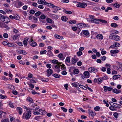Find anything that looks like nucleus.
<instances>
[{
	"mask_svg": "<svg viewBox=\"0 0 122 122\" xmlns=\"http://www.w3.org/2000/svg\"><path fill=\"white\" fill-rule=\"evenodd\" d=\"M113 92L116 94H118L121 93V91L119 90H117L115 88L113 90Z\"/></svg>",
	"mask_w": 122,
	"mask_h": 122,
	"instance_id": "nucleus-15",
	"label": "nucleus"
},
{
	"mask_svg": "<svg viewBox=\"0 0 122 122\" xmlns=\"http://www.w3.org/2000/svg\"><path fill=\"white\" fill-rule=\"evenodd\" d=\"M28 102H30L31 103H32L33 100L30 97H28L26 99Z\"/></svg>",
	"mask_w": 122,
	"mask_h": 122,
	"instance_id": "nucleus-41",
	"label": "nucleus"
},
{
	"mask_svg": "<svg viewBox=\"0 0 122 122\" xmlns=\"http://www.w3.org/2000/svg\"><path fill=\"white\" fill-rule=\"evenodd\" d=\"M30 13L31 14H33L35 13V10L32 9L30 10L29 11Z\"/></svg>",
	"mask_w": 122,
	"mask_h": 122,
	"instance_id": "nucleus-49",
	"label": "nucleus"
},
{
	"mask_svg": "<svg viewBox=\"0 0 122 122\" xmlns=\"http://www.w3.org/2000/svg\"><path fill=\"white\" fill-rule=\"evenodd\" d=\"M116 47H119L120 45L119 43L117 42H114L113 44Z\"/></svg>",
	"mask_w": 122,
	"mask_h": 122,
	"instance_id": "nucleus-35",
	"label": "nucleus"
},
{
	"mask_svg": "<svg viewBox=\"0 0 122 122\" xmlns=\"http://www.w3.org/2000/svg\"><path fill=\"white\" fill-rule=\"evenodd\" d=\"M112 10V9L111 7H107V9L105 10V11L106 12H108V10Z\"/></svg>",
	"mask_w": 122,
	"mask_h": 122,
	"instance_id": "nucleus-48",
	"label": "nucleus"
},
{
	"mask_svg": "<svg viewBox=\"0 0 122 122\" xmlns=\"http://www.w3.org/2000/svg\"><path fill=\"white\" fill-rule=\"evenodd\" d=\"M87 5L86 3H80L79 4L77 5L76 6L78 7H80L83 8H85V7L87 6Z\"/></svg>",
	"mask_w": 122,
	"mask_h": 122,
	"instance_id": "nucleus-6",
	"label": "nucleus"
},
{
	"mask_svg": "<svg viewBox=\"0 0 122 122\" xmlns=\"http://www.w3.org/2000/svg\"><path fill=\"white\" fill-rule=\"evenodd\" d=\"M35 110L36 111H37L39 112L40 114H41L42 115H44L46 114V112L43 110L41 109H38L37 108H36Z\"/></svg>",
	"mask_w": 122,
	"mask_h": 122,
	"instance_id": "nucleus-7",
	"label": "nucleus"
},
{
	"mask_svg": "<svg viewBox=\"0 0 122 122\" xmlns=\"http://www.w3.org/2000/svg\"><path fill=\"white\" fill-rule=\"evenodd\" d=\"M14 19L16 20H19L20 17L17 14H15L14 15Z\"/></svg>",
	"mask_w": 122,
	"mask_h": 122,
	"instance_id": "nucleus-27",
	"label": "nucleus"
},
{
	"mask_svg": "<svg viewBox=\"0 0 122 122\" xmlns=\"http://www.w3.org/2000/svg\"><path fill=\"white\" fill-rule=\"evenodd\" d=\"M20 54L24 55H25L27 54V52L25 51L22 50L20 51Z\"/></svg>",
	"mask_w": 122,
	"mask_h": 122,
	"instance_id": "nucleus-37",
	"label": "nucleus"
},
{
	"mask_svg": "<svg viewBox=\"0 0 122 122\" xmlns=\"http://www.w3.org/2000/svg\"><path fill=\"white\" fill-rule=\"evenodd\" d=\"M51 16L52 18L53 19H58L59 17L58 16L55 15H52Z\"/></svg>",
	"mask_w": 122,
	"mask_h": 122,
	"instance_id": "nucleus-26",
	"label": "nucleus"
},
{
	"mask_svg": "<svg viewBox=\"0 0 122 122\" xmlns=\"http://www.w3.org/2000/svg\"><path fill=\"white\" fill-rule=\"evenodd\" d=\"M17 111L18 112L20 115H21L22 113V108L20 107H17L16 108Z\"/></svg>",
	"mask_w": 122,
	"mask_h": 122,
	"instance_id": "nucleus-12",
	"label": "nucleus"
},
{
	"mask_svg": "<svg viewBox=\"0 0 122 122\" xmlns=\"http://www.w3.org/2000/svg\"><path fill=\"white\" fill-rule=\"evenodd\" d=\"M62 67L61 68V69L63 70H66V68L65 67V65L63 64H62L61 65Z\"/></svg>",
	"mask_w": 122,
	"mask_h": 122,
	"instance_id": "nucleus-39",
	"label": "nucleus"
},
{
	"mask_svg": "<svg viewBox=\"0 0 122 122\" xmlns=\"http://www.w3.org/2000/svg\"><path fill=\"white\" fill-rule=\"evenodd\" d=\"M63 11L64 12H65L66 14H71L72 13V12L71 11H66V10L64 9H63Z\"/></svg>",
	"mask_w": 122,
	"mask_h": 122,
	"instance_id": "nucleus-22",
	"label": "nucleus"
},
{
	"mask_svg": "<svg viewBox=\"0 0 122 122\" xmlns=\"http://www.w3.org/2000/svg\"><path fill=\"white\" fill-rule=\"evenodd\" d=\"M109 38L110 39L114 40L116 41L119 40V37L114 34H110Z\"/></svg>",
	"mask_w": 122,
	"mask_h": 122,
	"instance_id": "nucleus-2",
	"label": "nucleus"
},
{
	"mask_svg": "<svg viewBox=\"0 0 122 122\" xmlns=\"http://www.w3.org/2000/svg\"><path fill=\"white\" fill-rule=\"evenodd\" d=\"M82 23H80L78 24H76V26H78L79 27H81V26L82 25Z\"/></svg>",
	"mask_w": 122,
	"mask_h": 122,
	"instance_id": "nucleus-57",
	"label": "nucleus"
},
{
	"mask_svg": "<svg viewBox=\"0 0 122 122\" xmlns=\"http://www.w3.org/2000/svg\"><path fill=\"white\" fill-rule=\"evenodd\" d=\"M6 113L5 112H3L1 111H0V118H1L2 115H3V114H5Z\"/></svg>",
	"mask_w": 122,
	"mask_h": 122,
	"instance_id": "nucleus-53",
	"label": "nucleus"
},
{
	"mask_svg": "<svg viewBox=\"0 0 122 122\" xmlns=\"http://www.w3.org/2000/svg\"><path fill=\"white\" fill-rule=\"evenodd\" d=\"M52 76H53L55 78H59L60 77V75H58L57 74H55L53 75Z\"/></svg>",
	"mask_w": 122,
	"mask_h": 122,
	"instance_id": "nucleus-30",
	"label": "nucleus"
},
{
	"mask_svg": "<svg viewBox=\"0 0 122 122\" xmlns=\"http://www.w3.org/2000/svg\"><path fill=\"white\" fill-rule=\"evenodd\" d=\"M74 74H77L79 73V71L78 69H75L73 70Z\"/></svg>",
	"mask_w": 122,
	"mask_h": 122,
	"instance_id": "nucleus-38",
	"label": "nucleus"
},
{
	"mask_svg": "<svg viewBox=\"0 0 122 122\" xmlns=\"http://www.w3.org/2000/svg\"><path fill=\"white\" fill-rule=\"evenodd\" d=\"M5 24L4 23L0 22V27L2 28H4Z\"/></svg>",
	"mask_w": 122,
	"mask_h": 122,
	"instance_id": "nucleus-50",
	"label": "nucleus"
},
{
	"mask_svg": "<svg viewBox=\"0 0 122 122\" xmlns=\"http://www.w3.org/2000/svg\"><path fill=\"white\" fill-rule=\"evenodd\" d=\"M113 6L114 7H116V8H118L119 7L120 5L119 4L116 3L113 5Z\"/></svg>",
	"mask_w": 122,
	"mask_h": 122,
	"instance_id": "nucleus-46",
	"label": "nucleus"
},
{
	"mask_svg": "<svg viewBox=\"0 0 122 122\" xmlns=\"http://www.w3.org/2000/svg\"><path fill=\"white\" fill-rule=\"evenodd\" d=\"M24 4L21 1H19L18 2V8L19 7L22 5H24Z\"/></svg>",
	"mask_w": 122,
	"mask_h": 122,
	"instance_id": "nucleus-29",
	"label": "nucleus"
},
{
	"mask_svg": "<svg viewBox=\"0 0 122 122\" xmlns=\"http://www.w3.org/2000/svg\"><path fill=\"white\" fill-rule=\"evenodd\" d=\"M33 109V108H29V111H27L23 113L22 118L24 119H29L31 116V110Z\"/></svg>",
	"mask_w": 122,
	"mask_h": 122,
	"instance_id": "nucleus-1",
	"label": "nucleus"
},
{
	"mask_svg": "<svg viewBox=\"0 0 122 122\" xmlns=\"http://www.w3.org/2000/svg\"><path fill=\"white\" fill-rule=\"evenodd\" d=\"M111 26L112 27L116 28L118 26L117 24L115 23H112L111 24Z\"/></svg>",
	"mask_w": 122,
	"mask_h": 122,
	"instance_id": "nucleus-25",
	"label": "nucleus"
},
{
	"mask_svg": "<svg viewBox=\"0 0 122 122\" xmlns=\"http://www.w3.org/2000/svg\"><path fill=\"white\" fill-rule=\"evenodd\" d=\"M2 122H9V120L8 119H2L1 120Z\"/></svg>",
	"mask_w": 122,
	"mask_h": 122,
	"instance_id": "nucleus-62",
	"label": "nucleus"
},
{
	"mask_svg": "<svg viewBox=\"0 0 122 122\" xmlns=\"http://www.w3.org/2000/svg\"><path fill=\"white\" fill-rule=\"evenodd\" d=\"M47 54V55L49 56H53V55L52 52L50 50H48V51Z\"/></svg>",
	"mask_w": 122,
	"mask_h": 122,
	"instance_id": "nucleus-18",
	"label": "nucleus"
},
{
	"mask_svg": "<svg viewBox=\"0 0 122 122\" xmlns=\"http://www.w3.org/2000/svg\"><path fill=\"white\" fill-rule=\"evenodd\" d=\"M93 19H94L92 18L91 17H90L89 18L86 19L88 21H89L90 22H91L92 23H93Z\"/></svg>",
	"mask_w": 122,
	"mask_h": 122,
	"instance_id": "nucleus-33",
	"label": "nucleus"
},
{
	"mask_svg": "<svg viewBox=\"0 0 122 122\" xmlns=\"http://www.w3.org/2000/svg\"><path fill=\"white\" fill-rule=\"evenodd\" d=\"M30 40V45L33 47L36 46L37 45L36 42L34 41L32 38Z\"/></svg>",
	"mask_w": 122,
	"mask_h": 122,
	"instance_id": "nucleus-9",
	"label": "nucleus"
},
{
	"mask_svg": "<svg viewBox=\"0 0 122 122\" xmlns=\"http://www.w3.org/2000/svg\"><path fill=\"white\" fill-rule=\"evenodd\" d=\"M96 37L97 39H102L103 38V37L102 34L97 35L96 36Z\"/></svg>",
	"mask_w": 122,
	"mask_h": 122,
	"instance_id": "nucleus-23",
	"label": "nucleus"
},
{
	"mask_svg": "<svg viewBox=\"0 0 122 122\" xmlns=\"http://www.w3.org/2000/svg\"><path fill=\"white\" fill-rule=\"evenodd\" d=\"M84 76H86L87 78L89 77L90 76L89 73L87 71H85L84 72Z\"/></svg>",
	"mask_w": 122,
	"mask_h": 122,
	"instance_id": "nucleus-21",
	"label": "nucleus"
},
{
	"mask_svg": "<svg viewBox=\"0 0 122 122\" xmlns=\"http://www.w3.org/2000/svg\"><path fill=\"white\" fill-rule=\"evenodd\" d=\"M100 21V19H94L93 20V23L97 24H98Z\"/></svg>",
	"mask_w": 122,
	"mask_h": 122,
	"instance_id": "nucleus-17",
	"label": "nucleus"
},
{
	"mask_svg": "<svg viewBox=\"0 0 122 122\" xmlns=\"http://www.w3.org/2000/svg\"><path fill=\"white\" fill-rule=\"evenodd\" d=\"M58 57L60 59L62 58L63 57V55L62 54L60 53L58 55Z\"/></svg>",
	"mask_w": 122,
	"mask_h": 122,
	"instance_id": "nucleus-63",
	"label": "nucleus"
},
{
	"mask_svg": "<svg viewBox=\"0 0 122 122\" xmlns=\"http://www.w3.org/2000/svg\"><path fill=\"white\" fill-rule=\"evenodd\" d=\"M113 115L116 118H117L118 117V114L117 112H115L114 113Z\"/></svg>",
	"mask_w": 122,
	"mask_h": 122,
	"instance_id": "nucleus-56",
	"label": "nucleus"
},
{
	"mask_svg": "<svg viewBox=\"0 0 122 122\" xmlns=\"http://www.w3.org/2000/svg\"><path fill=\"white\" fill-rule=\"evenodd\" d=\"M19 36L20 35L19 34H17L14 35L13 37V40H16Z\"/></svg>",
	"mask_w": 122,
	"mask_h": 122,
	"instance_id": "nucleus-28",
	"label": "nucleus"
},
{
	"mask_svg": "<svg viewBox=\"0 0 122 122\" xmlns=\"http://www.w3.org/2000/svg\"><path fill=\"white\" fill-rule=\"evenodd\" d=\"M117 64L119 66V68H120L121 67H122V63L121 62H120L118 61L117 62Z\"/></svg>",
	"mask_w": 122,
	"mask_h": 122,
	"instance_id": "nucleus-59",
	"label": "nucleus"
},
{
	"mask_svg": "<svg viewBox=\"0 0 122 122\" xmlns=\"http://www.w3.org/2000/svg\"><path fill=\"white\" fill-rule=\"evenodd\" d=\"M37 3L40 4L47 5V3L45 0H38Z\"/></svg>",
	"mask_w": 122,
	"mask_h": 122,
	"instance_id": "nucleus-10",
	"label": "nucleus"
},
{
	"mask_svg": "<svg viewBox=\"0 0 122 122\" xmlns=\"http://www.w3.org/2000/svg\"><path fill=\"white\" fill-rule=\"evenodd\" d=\"M47 4L48 5H49L50 6H52V8H55L56 6H55L54 4L50 3H47Z\"/></svg>",
	"mask_w": 122,
	"mask_h": 122,
	"instance_id": "nucleus-52",
	"label": "nucleus"
},
{
	"mask_svg": "<svg viewBox=\"0 0 122 122\" xmlns=\"http://www.w3.org/2000/svg\"><path fill=\"white\" fill-rule=\"evenodd\" d=\"M37 17L36 16L35 17L34 16H33L32 19L34 20V22L36 23L37 21Z\"/></svg>",
	"mask_w": 122,
	"mask_h": 122,
	"instance_id": "nucleus-34",
	"label": "nucleus"
},
{
	"mask_svg": "<svg viewBox=\"0 0 122 122\" xmlns=\"http://www.w3.org/2000/svg\"><path fill=\"white\" fill-rule=\"evenodd\" d=\"M97 80H98V82H99V83H98L99 84H100L103 81V80L102 77L100 78H98L97 79Z\"/></svg>",
	"mask_w": 122,
	"mask_h": 122,
	"instance_id": "nucleus-47",
	"label": "nucleus"
},
{
	"mask_svg": "<svg viewBox=\"0 0 122 122\" xmlns=\"http://www.w3.org/2000/svg\"><path fill=\"white\" fill-rule=\"evenodd\" d=\"M46 67L50 69L51 67V65L50 64H48L46 65Z\"/></svg>",
	"mask_w": 122,
	"mask_h": 122,
	"instance_id": "nucleus-60",
	"label": "nucleus"
},
{
	"mask_svg": "<svg viewBox=\"0 0 122 122\" xmlns=\"http://www.w3.org/2000/svg\"><path fill=\"white\" fill-rule=\"evenodd\" d=\"M52 62L53 63L57 64L58 61L56 60H53L52 61Z\"/></svg>",
	"mask_w": 122,
	"mask_h": 122,
	"instance_id": "nucleus-44",
	"label": "nucleus"
},
{
	"mask_svg": "<svg viewBox=\"0 0 122 122\" xmlns=\"http://www.w3.org/2000/svg\"><path fill=\"white\" fill-rule=\"evenodd\" d=\"M78 58H72L71 59V62L72 64L75 65V63H76L78 61Z\"/></svg>",
	"mask_w": 122,
	"mask_h": 122,
	"instance_id": "nucleus-11",
	"label": "nucleus"
},
{
	"mask_svg": "<svg viewBox=\"0 0 122 122\" xmlns=\"http://www.w3.org/2000/svg\"><path fill=\"white\" fill-rule=\"evenodd\" d=\"M107 57L106 56H101V59L103 61H105Z\"/></svg>",
	"mask_w": 122,
	"mask_h": 122,
	"instance_id": "nucleus-54",
	"label": "nucleus"
},
{
	"mask_svg": "<svg viewBox=\"0 0 122 122\" xmlns=\"http://www.w3.org/2000/svg\"><path fill=\"white\" fill-rule=\"evenodd\" d=\"M46 20L47 23H51L52 22V20L49 18H47L46 19Z\"/></svg>",
	"mask_w": 122,
	"mask_h": 122,
	"instance_id": "nucleus-42",
	"label": "nucleus"
},
{
	"mask_svg": "<svg viewBox=\"0 0 122 122\" xmlns=\"http://www.w3.org/2000/svg\"><path fill=\"white\" fill-rule=\"evenodd\" d=\"M120 76L121 75H114L113 76V79L115 80L120 78Z\"/></svg>",
	"mask_w": 122,
	"mask_h": 122,
	"instance_id": "nucleus-20",
	"label": "nucleus"
},
{
	"mask_svg": "<svg viewBox=\"0 0 122 122\" xmlns=\"http://www.w3.org/2000/svg\"><path fill=\"white\" fill-rule=\"evenodd\" d=\"M113 107H114V108H121L122 107L120 105L116 103H114V105H113Z\"/></svg>",
	"mask_w": 122,
	"mask_h": 122,
	"instance_id": "nucleus-13",
	"label": "nucleus"
},
{
	"mask_svg": "<svg viewBox=\"0 0 122 122\" xmlns=\"http://www.w3.org/2000/svg\"><path fill=\"white\" fill-rule=\"evenodd\" d=\"M7 98L6 96L2 95L1 94H0V98L1 99H6Z\"/></svg>",
	"mask_w": 122,
	"mask_h": 122,
	"instance_id": "nucleus-31",
	"label": "nucleus"
},
{
	"mask_svg": "<svg viewBox=\"0 0 122 122\" xmlns=\"http://www.w3.org/2000/svg\"><path fill=\"white\" fill-rule=\"evenodd\" d=\"M28 38H25L23 41V43L25 46H26L27 45V42L28 41Z\"/></svg>",
	"mask_w": 122,
	"mask_h": 122,
	"instance_id": "nucleus-24",
	"label": "nucleus"
},
{
	"mask_svg": "<svg viewBox=\"0 0 122 122\" xmlns=\"http://www.w3.org/2000/svg\"><path fill=\"white\" fill-rule=\"evenodd\" d=\"M47 52V51L46 50H45L44 51H41L40 52V53L41 54H46Z\"/></svg>",
	"mask_w": 122,
	"mask_h": 122,
	"instance_id": "nucleus-64",
	"label": "nucleus"
},
{
	"mask_svg": "<svg viewBox=\"0 0 122 122\" xmlns=\"http://www.w3.org/2000/svg\"><path fill=\"white\" fill-rule=\"evenodd\" d=\"M119 50H112L110 51V52L111 56H115V54L119 52Z\"/></svg>",
	"mask_w": 122,
	"mask_h": 122,
	"instance_id": "nucleus-4",
	"label": "nucleus"
},
{
	"mask_svg": "<svg viewBox=\"0 0 122 122\" xmlns=\"http://www.w3.org/2000/svg\"><path fill=\"white\" fill-rule=\"evenodd\" d=\"M83 34L85 35L87 37H89V33L88 31L87 30H84L82 31Z\"/></svg>",
	"mask_w": 122,
	"mask_h": 122,
	"instance_id": "nucleus-14",
	"label": "nucleus"
},
{
	"mask_svg": "<svg viewBox=\"0 0 122 122\" xmlns=\"http://www.w3.org/2000/svg\"><path fill=\"white\" fill-rule=\"evenodd\" d=\"M46 18V16L44 14L40 16V18L42 19H44Z\"/></svg>",
	"mask_w": 122,
	"mask_h": 122,
	"instance_id": "nucleus-55",
	"label": "nucleus"
},
{
	"mask_svg": "<svg viewBox=\"0 0 122 122\" xmlns=\"http://www.w3.org/2000/svg\"><path fill=\"white\" fill-rule=\"evenodd\" d=\"M61 19L63 21H66L68 20V18L65 16H62L61 17Z\"/></svg>",
	"mask_w": 122,
	"mask_h": 122,
	"instance_id": "nucleus-19",
	"label": "nucleus"
},
{
	"mask_svg": "<svg viewBox=\"0 0 122 122\" xmlns=\"http://www.w3.org/2000/svg\"><path fill=\"white\" fill-rule=\"evenodd\" d=\"M66 61L68 63H70V58L69 57H67L66 58Z\"/></svg>",
	"mask_w": 122,
	"mask_h": 122,
	"instance_id": "nucleus-45",
	"label": "nucleus"
},
{
	"mask_svg": "<svg viewBox=\"0 0 122 122\" xmlns=\"http://www.w3.org/2000/svg\"><path fill=\"white\" fill-rule=\"evenodd\" d=\"M109 109L112 111H114L116 110L114 108V107L112 106L110 107H109Z\"/></svg>",
	"mask_w": 122,
	"mask_h": 122,
	"instance_id": "nucleus-58",
	"label": "nucleus"
},
{
	"mask_svg": "<svg viewBox=\"0 0 122 122\" xmlns=\"http://www.w3.org/2000/svg\"><path fill=\"white\" fill-rule=\"evenodd\" d=\"M54 36L55 38L59 39H63V36L58 35H54Z\"/></svg>",
	"mask_w": 122,
	"mask_h": 122,
	"instance_id": "nucleus-16",
	"label": "nucleus"
},
{
	"mask_svg": "<svg viewBox=\"0 0 122 122\" xmlns=\"http://www.w3.org/2000/svg\"><path fill=\"white\" fill-rule=\"evenodd\" d=\"M82 54V53L81 51H79L77 53V54L78 56H81Z\"/></svg>",
	"mask_w": 122,
	"mask_h": 122,
	"instance_id": "nucleus-40",
	"label": "nucleus"
},
{
	"mask_svg": "<svg viewBox=\"0 0 122 122\" xmlns=\"http://www.w3.org/2000/svg\"><path fill=\"white\" fill-rule=\"evenodd\" d=\"M89 115H91L93 117V116L96 115V113L95 112H93V111H92V112H91V113Z\"/></svg>",
	"mask_w": 122,
	"mask_h": 122,
	"instance_id": "nucleus-43",
	"label": "nucleus"
},
{
	"mask_svg": "<svg viewBox=\"0 0 122 122\" xmlns=\"http://www.w3.org/2000/svg\"><path fill=\"white\" fill-rule=\"evenodd\" d=\"M47 74L46 75L47 76L49 77L53 73V70L51 69H48L46 71Z\"/></svg>",
	"mask_w": 122,
	"mask_h": 122,
	"instance_id": "nucleus-8",
	"label": "nucleus"
},
{
	"mask_svg": "<svg viewBox=\"0 0 122 122\" xmlns=\"http://www.w3.org/2000/svg\"><path fill=\"white\" fill-rule=\"evenodd\" d=\"M76 20H70L69 23L71 24H76Z\"/></svg>",
	"mask_w": 122,
	"mask_h": 122,
	"instance_id": "nucleus-32",
	"label": "nucleus"
},
{
	"mask_svg": "<svg viewBox=\"0 0 122 122\" xmlns=\"http://www.w3.org/2000/svg\"><path fill=\"white\" fill-rule=\"evenodd\" d=\"M100 109V107H99L96 106L94 108V110L95 111H99Z\"/></svg>",
	"mask_w": 122,
	"mask_h": 122,
	"instance_id": "nucleus-36",
	"label": "nucleus"
},
{
	"mask_svg": "<svg viewBox=\"0 0 122 122\" xmlns=\"http://www.w3.org/2000/svg\"><path fill=\"white\" fill-rule=\"evenodd\" d=\"M79 86L81 88H82L84 90H86V88L85 86L81 85H79Z\"/></svg>",
	"mask_w": 122,
	"mask_h": 122,
	"instance_id": "nucleus-61",
	"label": "nucleus"
},
{
	"mask_svg": "<svg viewBox=\"0 0 122 122\" xmlns=\"http://www.w3.org/2000/svg\"><path fill=\"white\" fill-rule=\"evenodd\" d=\"M100 21L104 24H106L107 22V21L105 20L100 19Z\"/></svg>",
	"mask_w": 122,
	"mask_h": 122,
	"instance_id": "nucleus-51",
	"label": "nucleus"
},
{
	"mask_svg": "<svg viewBox=\"0 0 122 122\" xmlns=\"http://www.w3.org/2000/svg\"><path fill=\"white\" fill-rule=\"evenodd\" d=\"M88 70L89 72H93L95 73L97 71V69L93 67H90L88 68Z\"/></svg>",
	"mask_w": 122,
	"mask_h": 122,
	"instance_id": "nucleus-5",
	"label": "nucleus"
},
{
	"mask_svg": "<svg viewBox=\"0 0 122 122\" xmlns=\"http://www.w3.org/2000/svg\"><path fill=\"white\" fill-rule=\"evenodd\" d=\"M2 20L5 23H8L10 21V19L8 17L4 15V17H3Z\"/></svg>",
	"mask_w": 122,
	"mask_h": 122,
	"instance_id": "nucleus-3",
	"label": "nucleus"
}]
</instances>
